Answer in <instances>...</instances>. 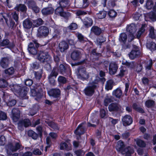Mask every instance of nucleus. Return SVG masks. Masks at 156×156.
Instances as JSON below:
<instances>
[{"label":"nucleus","mask_w":156,"mask_h":156,"mask_svg":"<svg viewBox=\"0 0 156 156\" xmlns=\"http://www.w3.org/2000/svg\"><path fill=\"white\" fill-rule=\"evenodd\" d=\"M125 147L123 142L119 140L117 143L116 148L118 151L120 152L122 154H125L126 156H131V154L134 152L133 149L130 147L124 149Z\"/></svg>","instance_id":"nucleus-1"},{"label":"nucleus","mask_w":156,"mask_h":156,"mask_svg":"<svg viewBox=\"0 0 156 156\" xmlns=\"http://www.w3.org/2000/svg\"><path fill=\"white\" fill-rule=\"evenodd\" d=\"M38 59L42 62H46L49 63L51 62V58L48 53L43 51H40L37 56Z\"/></svg>","instance_id":"nucleus-2"},{"label":"nucleus","mask_w":156,"mask_h":156,"mask_svg":"<svg viewBox=\"0 0 156 156\" xmlns=\"http://www.w3.org/2000/svg\"><path fill=\"white\" fill-rule=\"evenodd\" d=\"M77 75L78 78L81 80L87 79L89 76L88 73L86 71L85 68L80 67L77 69Z\"/></svg>","instance_id":"nucleus-3"},{"label":"nucleus","mask_w":156,"mask_h":156,"mask_svg":"<svg viewBox=\"0 0 156 156\" xmlns=\"http://www.w3.org/2000/svg\"><path fill=\"white\" fill-rule=\"evenodd\" d=\"M137 30V28L136 25L134 24H131L130 25L128 26L126 28V30L130 33V37L128 39L129 41H131L134 38V34Z\"/></svg>","instance_id":"nucleus-4"},{"label":"nucleus","mask_w":156,"mask_h":156,"mask_svg":"<svg viewBox=\"0 0 156 156\" xmlns=\"http://www.w3.org/2000/svg\"><path fill=\"white\" fill-rule=\"evenodd\" d=\"M55 13L57 15L63 17L66 19L69 18L71 15L69 12H65L63 11V8L60 6L55 9Z\"/></svg>","instance_id":"nucleus-5"},{"label":"nucleus","mask_w":156,"mask_h":156,"mask_svg":"<svg viewBox=\"0 0 156 156\" xmlns=\"http://www.w3.org/2000/svg\"><path fill=\"white\" fill-rule=\"evenodd\" d=\"M96 87L95 84L93 82L89 83L88 86L84 89L85 94L89 96H92L94 93Z\"/></svg>","instance_id":"nucleus-6"},{"label":"nucleus","mask_w":156,"mask_h":156,"mask_svg":"<svg viewBox=\"0 0 156 156\" xmlns=\"http://www.w3.org/2000/svg\"><path fill=\"white\" fill-rule=\"evenodd\" d=\"M37 36L39 37L47 36L49 33V29L47 27L42 26L39 28L37 30Z\"/></svg>","instance_id":"nucleus-7"},{"label":"nucleus","mask_w":156,"mask_h":156,"mask_svg":"<svg viewBox=\"0 0 156 156\" xmlns=\"http://www.w3.org/2000/svg\"><path fill=\"white\" fill-rule=\"evenodd\" d=\"M108 108L110 112L118 111L122 112L123 110V108L115 103H113L110 104L108 106Z\"/></svg>","instance_id":"nucleus-8"},{"label":"nucleus","mask_w":156,"mask_h":156,"mask_svg":"<svg viewBox=\"0 0 156 156\" xmlns=\"http://www.w3.org/2000/svg\"><path fill=\"white\" fill-rule=\"evenodd\" d=\"M31 123L30 120L28 119L20 121L18 123V128L20 130H22L23 127H27L30 125Z\"/></svg>","instance_id":"nucleus-9"},{"label":"nucleus","mask_w":156,"mask_h":156,"mask_svg":"<svg viewBox=\"0 0 156 156\" xmlns=\"http://www.w3.org/2000/svg\"><path fill=\"white\" fill-rule=\"evenodd\" d=\"M11 60V58L10 56L2 58L0 62L1 66L4 68H7Z\"/></svg>","instance_id":"nucleus-10"},{"label":"nucleus","mask_w":156,"mask_h":156,"mask_svg":"<svg viewBox=\"0 0 156 156\" xmlns=\"http://www.w3.org/2000/svg\"><path fill=\"white\" fill-rule=\"evenodd\" d=\"M84 123H83L79 125L74 131V133L76 135L80 136L84 133L86 131L85 128L83 126Z\"/></svg>","instance_id":"nucleus-11"},{"label":"nucleus","mask_w":156,"mask_h":156,"mask_svg":"<svg viewBox=\"0 0 156 156\" xmlns=\"http://www.w3.org/2000/svg\"><path fill=\"white\" fill-rule=\"evenodd\" d=\"M118 69L117 64L115 62L110 63L109 67V72L111 75L114 74Z\"/></svg>","instance_id":"nucleus-12"},{"label":"nucleus","mask_w":156,"mask_h":156,"mask_svg":"<svg viewBox=\"0 0 156 156\" xmlns=\"http://www.w3.org/2000/svg\"><path fill=\"white\" fill-rule=\"evenodd\" d=\"M122 121L123 125L126 126L130 125L133 122V120L130 116L127 115L122 117Z\"/></svg>","instance_id":"nucleus-13"},{"label":"nucleus","mask_w":156,"mask_h":156,"mask_svg":"<svg viewBox=\"0 0 156 156\" xmlns=\"http://www.w3.org/2000/svg\"><path fill=\"white\" fill-rule=\"evenodd\" d=\"M61 91L59 89H53L50 90L48 92L49 96L55 98H57L60 96Z\"/></svg>","instance_id":"nucleus-14"},{"label":"nucleus","mask_w":156,"mask_h":156,"mask_svg":"<svg viewBox=\"0 0 156 156\" xmlns=\"http://www.w3.org/2000/svg\"><path fill=\"white\" fill-rule=\"evenodd\" d=\"M7 46V47L10 49L13 48L15 47V44L13 43H10L9 40L7 39H3V41L0 42V46Z\"/></svg>","instance_id":"nucleus-15"},{"label":"nucleus","mask_w":156,"mask_h":156,"mask_svg":"<svg viewBox=\"0 0 156 156\" xmlns=\"http://www.w3.org/2000/svg\"><path fill=\"white\" fill-rule=\"evenodd\" d=\"M21 145L19 141H15L12 144H10L8 147L10 150L12 151H16L20 148Z\"/></svg>","instance_id":"nucleus-16"},{"label":"nucleus","mask_w":156,"mask_h":156,"mask_svg":"<svg viewBox=\"0 0 156 156\" xmlns=\"http://www.w3.org/2000/svg\"><path fill=\"white\" fill-rule=\"evenodd\" d=\"M12 118L14 122H16L20 117V111L17 109L14 108L12 111Z\"/></svg>","instance_id":"nucleus-17"},{"label":"nucleus","mask_w":156,"mask_h":156,"mask_svg":"<svg viewBox=\"0 0 156 156\" xmlns=\"http://www.w3.org/2000/svg\"><path fill=\"white\" fill-rule=\"evenodd\" d=\"M69 48V45L67 43L64 41L61 42L59 44V49L62 52L65 51Z\"/></svg>","instance_id":"nucleus-18"},{"label":"nucleus","mask_w":156,"mask_h":156,"mask_svg":"<svg viewBox=\"0 0 156 156\" xmlns=\"http://www.w3.org/2000/svg\"><path fill=\"white\" fill-rule=\"evenodd\" d=\"M81 54L80 51L78 50L74 51L71 53V58L74 60H79L81 57Z\"/></svg>","instance_id":"nucleus-19"},{"label":"nucleus","mask_w":156,"mask_h":156,"mask_svg":"<svg viewBox=\"0 0 156 156\" xmlns=\"http://www.w3.org/2000/svg\"><path fill=\"white\" fill-rule=\"evenodd\" d=\"M140 54V51L136 49V50H132L129 54V58L131 59H133L138 56Z\"/></svg>","instance_id":"nucleus-20"},{"label":"nucleus","mask_w":156,"mask_h":156,"mask_svg":"<svg viewBox=\"0 0 156 156\" xmlns=\"http://www.w3.org/2000/svg\"><path fill=\"white\" fill-rule=\"evenodd\" d=\"M101 33V28L96 26H93L90 29V34H94L96 35H99Z\"/></svg>","instance_id":"nucleus-21"},{"label":"nucleus","mask_w":156,"mask_h":156,"mask_svg":"<svg viewBox=\"0 0 156 156\" xmlns=\"http://www.w3.org/2000/svg\"><path fill=\"white\" fill-rule=\"evenodd\" d=\"M28 90L29 89L27 87H23L20 91L18 92L19 96L21 98H24L26 95Z\"/></svg>","instance_id":"nucleus-22"},{"label":"nucleus","mask_w":156,"mask_h":156,"mask_svg":"<svg viewBox=\"0 0 156 156\" xmlns=\"http://www.w3.org/2000/svg\"><path fill=\"white\" fill-rule=\"evenodd\" d=\"M59 4L60 6L63 9H68L70 5L69 0H61L59 1Z\"/></svg>","instance_id":"nucleus-23"},{"label":"nucleus","mask_w":156,"mask_h":156,"mask_svg":"<svg viewBox=\"0 0 156 156\" xmlns=\"http://www.w3.org/2000/svg\"><path fill=\"white\" fill-rule=\"evenodd\" d=\"M83 22L85 26L87 27L91 26L93 23L92 19L88 17L85 18L83 21Z\"/></svg>","instance_id":"nucleus-24"},{"label":"nucleus","mask_w":156,"mask_h":156,"mask_svg":"<svg viewBox=\"0 0 156 156\" xmlns=\"http://www.w3.org/2000/svg\"><path fill=\"white\" fill-rule=\"evenodd\" d=\"M54 9L51 7L44 8L42 10V12L44 15L52 14L54 12Z\"/></svg>","instance_id":"nucleus-25"},{"label":"nucleus","mask_w":156,"mask_h":156,"mask_svg":"<svg viewBox=\"0 0 156 156\" xmlns=\"http://www.w3.org/2000/svg\"><path fill=\"white\" fill-rule=\"evenodd\" d=\"M60 146L61 150L65 149L69 151L71 149V145L69 143L67 144L65 142H62L60 144Z\"/></svg>","instance_id":"nucleus-26"},{"label":"nucleus","mask_w":156,"mask_h":156,"mask_svg":"<svg viewBox=\"0 0 156 156\" xmlns=\"http://www.w3.org/2000/svg\"><path fill=\"white\" fill-rule=\"evenodd\" d=\"M32 23L28 19H26L23 22V26L25 29L30 28L32 27Z\"/></svg>","instance_id":"nucleus-27"},{"label":"nucleus","mask_w":156,"mask_h":156,"mask_svg":"<svg viewBox=\"0 0 156 156\" xmlns=\"http://www.w3.org/2000/svg\"><path fill=\"white\" fill-rule=\"evenodd\" d=\"M120 71L119 73L117 76H118L122 77L127 73L126 68L124 66H122L120 68Z\"/></svg>","instance_id":"nucleus-28"},{"label":"nucleus","mask_w":156,"mask_h":156,"mask_svg":"<svg viewBox=\"0 0 156 156\" xmlns=\"http://www.w3.org/2000/svg\"><path fill=\"white\" fill-rule=\"evenodd\" d=\"M76 35L80 42L82 43H84L87 41V39L84 37V36L78 32L76 34Z\"/></svg>","instance_id":"nucleus-29"},{"label":"nucleus","mask_w":156,"mask_h":156,"mask_svg":"<svg viewBox=\"0 0 156 156\" xmlns=\"http://www.w3.org/2000/svg\"><path fill=\"white\" fill-rule=\"evenodd\" d=\"M15 10L18 11L26 12L27 10L26 6L23 4H20L15 8Z\"/></svg>","instance_id":"nucleus-30"},{"label":"nucleus","mask_w":156,"mask_h":156,"mask_svg":"<svg viewBox=\"0 0 156 156\" xmlns=\"http://www.w3.org/2000/svg\"><path fill=\"white\" fill-rule=\"evenodd\" d=\"M113 95H115L117 98H120L122 94L121 90L119 88H117L114 90L112 93Z\"/></svg>","instance_id":"nucleus-31"},{"label":"nucleus","mask_w":156,"mask_h":156,"mask_svg":"<svg viewBox=\"0 0 156 156\" xmlns=\"http://www.w3.org/2000/svg\"><path fill=\"white\" fill-rule=\"evenodd\" d=\"M147 47L151 51H154L156 49V44L153 42L147 43Z\"/></svg>","instance_id":"nucleus-32"},{"label":"nucleus","mask_w":156,"mask_h":156,"mask_svg":"<svg viewBox=\"0 0 156 156\" xmlns=\"http://www.w3.org/2000/svg\"><path fill=\"white\" fill-rule=\"evenodd\" d=\"M106 14V12L105 11H101L96 14V16L98 19H102L105 17Z\"/></svg>","instance_id":"nucleus-33"},{"label":"nucleus","mask_w":156,"mask_h":156,"mask_svg":"<svg viewBox=\"0 0 156 156\" xmlns=\"http://www.w3.org/2000/svg\"><path fill=\"white\" fill-rule=\"evenodd\" d=\"M31 95L33 96H37L39 98H40L41 97V96H39V94L37 92V90L36 89L35 87L33 88H31Z\"/></svg>","instance_id":"nucleus-34"},{"label":"nucleus","mask_w":156,"mask_h":156,"mask_svg":"<svg viewBox=\"0 0 156 156\" xmlns=\"http://www.w3.org/2000/svg\"><path fill=\"white\" fill-rule=\"evenodd\" d=\"M35 87L36 89L37 90V92L39 94V96H41L42 94H43V93H43V89H44L43 85L41 84L40 85H36Z\"/></svg>","instance_id":"nucleus-35"},{"label":"nucleus","mask_w":156,"mask_h":156,"mask_svg":"<svg viewBox=\"0 0 156 156\" xmlns=\"http://www.w3.org/2000/svg\"><path fill=\"white\" fill-rule=\"evenodd\" d=\"M113 81L111 80H110L107 81L105 86V88L107 90H111L113 87L112 84Z\"/></svg>","instance_id":"nucleus-36"},{"label":"nucleus","mask_w":156,"mask_h":156,"mask_svg":"<svg viewBox=\"0 0 156 156\" xmlns=\"http://www.w3.org/2000/svg\"><path fill=\"white\" fill-rule=\"evenodd\" d=\"M147 27V25L145 24H143L140 29L139 30L137 33V38H139L142 34L144 32L145 30V28Z\"/></svg>","instance_id":"nucleus-37"},{"label":"nucleus","mask_w":156,"mask_h":156,"mask_svg":"<svg viewBox=\"0 0 156 156\" xmlns=\"http://www.w3.org/2000/svg\"><path fill=\"white\" fill-rule=\"evenodd\" d=\"M3 17L5 20V22L7 23V24H8V19L9 20H10V17L9 16V15L8 14H5V13L4 15H2V14H1L0 15V21H2L3 20Z\"/></svg>","instance_id":"nucleus-38"},{"label":"nucleus","mask_w":156,"mask_h":156,"mask_svg":"<svg viewBox=\"0 0 156 156\" xmlns=\"http://www.w3.org/2000/svg\"><path fill=\"white\" fill-rule=\"evenodd\" d=\"M28 134L29 136L32 137L33 139L34 140L36 139L38 137L37 134L32 130L28 131Z\"/></svg>","instance_id":"nucleus-39"},{"label":"nucleus","mask_w":156,"mask_h":156,"mask_svg":"<svg viewBox=\"0 0 156 156\" xmlns=\"http://www.w3.org/2000/svg\"><path fill=\"white\" fill-rule=\"evenodd\" d=\"M127 39L126 34L125 33H122L120 35L119 40L120 42L125 43Z\"/></svg>","instance_id":"nucleus-40"},{"label":"nucleus","mask_w":156,"mask_h":156,"mask_svg":"<svg viewBox=\"0 0 156 156\" xmlns=\"http://www.w3.org/2000/svg\"><path fill=\"white\" fill-rule=\"evenodd\" d=\"M145 105L146 107L150 108L154 106V101L153 100H149L146 101Z\"/></svg>","instance_id":"nucleus-41"},{"label":"nucleus","mask_w":156,"mask_h":156,"mask_svg":"<svg viewBox=\"0 0 156 156\" xmlns=\"http://www.w3.org/2000/svg\"><path fill=\"white\" fill-rule=\"evenodd\" d=\"M14 72V68L13 67L10 68L5 70V74L8 75H12L13 74Z\"/></svg>","instance_id":"nucleus-42"},{"label":"nucleus","mask_w":156,"mask_h":156,"mask_svg":"<svg viewBox=\"0 0 156 156\" xmlns=\"http://www.w3.org/2000/svg\"><path fill=\"white\" fill-rule=\"evenodd\" d=\"M58 69L56 68H54L52 70L49 76L52 77H54L56 78L58 75Z\"/></svg>","instance_id":"nucleus-43"},{"label":"nucleus","mask_w":156,"mask_h":156,"mask_svg":"<svg viewBox=\"0 0 156 156\" xmlns=\"http://www.w3.org/2000/svg\"><path fill=\"white\" fill-rule=\"evenodd\" d=\"M136 143L138 146L140 147H144L146 146V144L144 141L140 139L136 140Z\"/></svg>","instance_id":"nucleus-44"},{"label":"nucleus","mask_w":156,"mask_h":156,"mask_svg":"<svg viewBox=\"0 0 156 156\" xmlns=\"http://www.w3.org/2000/svg\"><path fill=\"white\" fill-rule=\"evenodd\" d=\"M153 2L151 0H148L146 2V6L148 9H151L153 7Z\"/></svg>","instance_id":"nucleus-45"},{"label":"nucleus","mask_w":156,"mask_h":156,"mask_svg":"<svg viewBox=\"0 0 156 156\" xmlns=\"http://www.w3.org/2000/svg\"><path fill=\"white\" fill-rule=\"evenodd\" d=\"M145 67L147 69H150L152 65V62L151 60H149V61L145 62Z\"/></svg>","instance_id":"nucleus-46"},{"label":"nucleus","mask_w":156,"mask_h":156,"mask_svg":"<svg viewBox=\"0 0 156 156\" xmlns=\"http://www.w3.org/2000/svg\"><path fill=\"white\" fill-rule=\"evenodd\" d=\"M58 80L60 83L64 84L67 81L65 77L62 76H59L58 77Z\"/></svg>","instance_id":"nucleus-47"},{"label":"nucleus","mask_w":156,"mask_h":156,"mask_svg":"<svg viewBox=\"0 0 156 156\" xmlns=\"http://www.w3.org/2000/svg\"><path fill=\"white\" fill-rule=\"evenodd\" d=\"M150 33L149 36L152 38H154L155 37V35L154 33V29L152 27H151L150 29Z\"/></svg>","instance_id":"nucleus-48"},{"label":"nucleus","mask_w":156,"mask_h":156,"mask_svg":"<svg viewBox=\"0 0 156 156\" xmlns=\"http://www.w3.org/2000/svg\"><path fill=\"white\" fill-rule=\"evenodd\" d=\"M117 12L114 10H111L108 12L109 16L111 18H115L117 15Z\"/></svg>","instance_id":"nucleus-49"},{"label":"nucleus","mask_w":156,"mask_h":156,"mask_svg":"<svg viewBox=\"0 0 156 156\" xmlns=\"http://www.w3.org/2000/svg\"><path fill=\"white\" fill-rule=\"evenodd\" d=\"M66 68L63 64H61L60 65L59 69L58 70H59L60 73L62 74H64L66 73Z\"/></svg>","instance_id":"nucleus-50"},{"label":"nucleus","mask_w":156,"mask_h":156,"mask_svg":"<svg viewBox=\"0 0 156 156\" xmlns=\"http://www.w3.org/2000/svg\"><path fill=\"white\" fill-rule=\"evenodd\" d=\"M107 110L106 111L103 109H101L100 111V117L102 118H104L105 117L107 114Z\"/></svg>","instance_id":"nucleus-51"},{"label":"nucleus","mask_w":156,"mask_h":156,"mask_svg":"<svg viewBox=\"0 0 156 156\" xmlns=\"http://www.w3.org/2000/svg\"><path fill=\"white\" fill-rule=\"evenodd\" d=\"M7 85L6 81L3 79L0 80V87H5Z\"/></svg>","instance_id":"nucleus-52"},{"label":"nucleus","mask_w":156,"mask_h":156,"mask_svg":"<svg viewBox=\"0 0 156 156\" xmlns=\"http://www.w3.org/2000/svg\"><path fill=\"white\" fill-rule=\"evenodd\" d=\"M48 124L49 126L55 129L58 130L59 129V127L54 122H49Z\"/></svg>","instance_id":"nucleus-53"},{"label":"nucleus","mask_w":156,"mask_h":156,"mask_svg":"<svg viewBox=\"0 0 156 156\" xmlns=\"http://www.w3.org/2000/svg\"><path fill=\"white\" fill-rule=\"evenodd\" d=\"M48 124L49 126L55 129L58 130L59 129V127L54 122H49Z\"/></svg>","instance_id":"nucleus-54"},{"label":"nucleus","mask_w":156,"mask_h":156,"mask_svg":"<svg viewBox=\"0 0 156 156\" xmlns=\"http://www.w3.org/2000/svg\"><path fill=\"white\" fill-rule=\"evenodd\" d=\"M89 4L88 0H83L82 5L80 7L82 8H85L87 7Z\"/></svg>","instance_id":"nucleus-55"},{"label":"nucleus","mask_w":156,"mask_h":156,"mask_svg":"<svg viewBox=\"0 0 156 156\" xmlns=\"http://www.w3.org/2000/svg\"><path fill=\"white\" fill-rule=\"evenodd\" d=\"M28 50L30 53L33 55H35L37 53V51L34 47L28 48Z\"/></svg>","instance_id":"nucleus-56"},{"label":"nucleus","mask_w":156,"mask_h":156,"mask_svg":"<svg viewBox=\"0 0 156 156\" xmlns=\"http://www.w3.org/2000/svg\"><path fill=\"white\" fill-rule=\"evenodd\" d=\"M75 153L76 156H82L84 154V152L83 151L79 150L75 151Z\"/></svg>","instance_id":"nucleus-57"},{"label":"nucleus","mask_w":156,"mask_h":156,"mask_svg":"<svg viewBox=\"0 0 156 156\" xmlns=\"http://www.w3.org/2000/svg\"><path fill=\"white\" fill-rule=\"evenodd\" d=\"M7 116L6 114L4 112H0V120H5Z\"/></svg>","instance_id":"nucleus-58"},{"label":"nucleus","mask_w":156,"mask_h":156,"mask_svg":"<svg viewBox=\"0 0 156 156\" xmlns=\"http://www.w3.org/2000/svg\"><path fill=\"white\" fill-rule=\"evenodd\" d=\"M43 21L41 19H38L37 20H34V22L35 23H36V26H39L41 25L43 23Z\"/></svg>","instance_id":"nucleus-59"},{"label":"nucleus","mask_w":156,"mask_h":156,"mask_svg":"<svg viewBox=\"0 0 156 156\" xmlns=\"http://www.w3.org/2000/svg\"><path fill=\"white\" fill-rule=\"evenodd\" d=\"M77 25L74 23H72L69 27V29L72 30H75L77 28Z\"/></svg>","instance_id":"nucleus-60"},{"label":"nucleus","mask_w":156,"mask_h":156,"mask_svg":"<svg viewBox=\"0 0 156 156\" xmlns=\"http://www.w3.org/2000/svg\"><path fill=\"white\" fill-rule=\"evenodd\" d=\"M16 103V101L15 100H12L9 101L7 105L9 106H14Z\"/></svg>","instance_id":"nucleus-61"},{"label":"nucleus","mask_w":156,"mask_h":156,"mask_svg":"<svg viewBox=\"0 0 156 156\" xmlns=\"http://www.w3.org/2000/svg\"><path fill=\"white\" fill-rule=\"evenodd\" d=\"M5 138L4 136H2L0 137V145H3L5 142Z\"/></svg>","instance_id":"nucleus-62"},{"label":"nucleus","mask_w":156,"mask_h":156,"mask_svg":"<svg viewBox=\"0 0 156 156\" xmlns=\"http://www.w3.org/2000/svg\"><path fill=\"white\" fill-rule=\"evenodd\" d=\"M87 13L86 12L80 10H78L76 12V14L77 16L85 15Z\"/></svg>","instance_id":"nucleus-63"},{"label":"nucleus","mask_w":156,"mask_h":156,"mask_svg":"<svg viewBox=\"0 0 156 156\" xmlns=\"http://www.w3.org/2000/svg\"><path fill=\"white\" fill-rule=\"evenodd\" d=\"M149 17L151 19L156 21V15L154 13H150L149 14Z\"/></svg>","instance_id":"nucleus-64"}]
</instances>
